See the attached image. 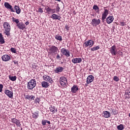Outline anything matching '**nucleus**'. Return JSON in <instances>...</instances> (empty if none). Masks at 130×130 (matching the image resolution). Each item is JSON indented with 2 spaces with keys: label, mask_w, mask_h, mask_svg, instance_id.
Instances as JSON below:
<instances>
[{
  "label": "nucleus",
  "mask_w": 130,
  "mask_h": 130,
  "mask_svg": "<svg viewBox=\"0 0 130 130\" xmlns=\"http://www.w3.org/2000/svg\"><path fill=\"white\" fill-rule=\"evenodd\" d=\"M3 26L5 31L4 33L5 35H7L9 37L11 35V33L10 32H11V26H10V24L8 22H4Z\"/></svg>",
  "instance_id": "f257e3e1"
},
{
  "label": "nucleus",
  "mask_w": 130,
  "mask_h": 130,
  "mask_svg": "<svg viewBox=\"0 0 130 130\" xmlns=\"http://www.w3.org/2000/svg\"><path fill=\"white\" fill-rule=\"evenodd\" d=\"M36 87V80L31 79L27 83V89L33 90Z\"/></svg>",
  "instance_id": "f03ea898"
},
{
  "label": "nucleus",
  "mask_w": 130,
  "mask_h": 130,
  "mask_svg": "<svg viewBox=\"0 0 130 130\" xmlns=\"http://www.w3.org/2000/svg\"><path fill=\"white\" fill-rule=\"evenodd\" d=\"M58 51V48L55 46H52L48 49L49 54H56Z\"/></svg>",
  "instance_id": "7ed1b4c3"
},
{
  "label": "nucleus",
  "mask_w": 130,
  "mask_h": 130,
  "mask_svg": "<svg viewBox=\"0 0 130 130\" xmlns=\"http://www.w3.org/2000/svg\"><path fill=\"white\" fill-rule=\"evenodd\" d=\"M59 82L61 86L62 87H67V83L68 81H67V78H66L64 77H60Z\"/></svg>",
  "instance_id": "20e7f679"
},
{
  "label": "nucleus",
  "mask_w": 130,
  "mask_h": 130,
  "mask_svg": "<svg viewBox=\"0 0 130 130\" xmlns=\"http://www.w3.org/2000/svg\"><path fill=\"white\" fill-rule=\"evenodd\" d=\"M93 45H94V42L91 40L84 42L83 44L84 47H88V46L91 47L93 46Z\"/></svg>",
  "instance_id": "39448f33"
},
{
  "label": "nucleus",
  "mask_w": 130,
  "mask_h": 130,
  "mask_svg": "<svg viewBox=\"0 0 130 130\" xmlns=\"http://www.w3.org/2000/svg\"><path fill=\"white\" fill-rule=\"evenodd\" d=\"M43 78L44 81H45L46 82H48L51 84H52V83H53V80H52V78L50 77L48 75H44L43 76Z\"/></svg>",
  "instance_id": "423d86ee"
},
{
  "label": "nucleus",
  "mask_w": 130,
  "mask_h": 130,
  "mask_svg": "<svg viewBox=\"0 0 130 130\" xmlns=\"http://www.w3.org/2000/svg\"><path fill=\"white\" fill-rule=\"evenodd\" d=\"M61 53L63 55H66L67 57L70 56V51L69 50H67L66 48H62L61 49Z\"/></svg>",
  "instance_id": "0eeeda50"
},
{
  "label": "nucleus",
  "mask_w": 130,
  "mask_h": 130,
  "mask_svg": "<svg viewBox=\"0 0 130 130\" xmlns=\"http://www.w3.org/2000/svg\"><path fill=\"white\" fill-rule=\"evenodd\" d=\"M101 22L100 19H93L92 20L91 24L93 27H96V26L99 25Z\"/></svg>",
  "instance_id": "6e6552de"
},
{
  "label": "nucleus",
  "mask_w": 130,
  "mask_h": 130,
  "mask_svg": "<svg viewBox=\"0 0 130 130\" xmlns=\"http://www.w3.org/2000/svg\"><path fill=\"white\" fill-rule=\"evenodd\" d=\"M110 51L112 55H116L117 54V50H116V47L115 46H112Z\"/></svg>",
  "instance_id": "1a4fd4ad"
},
{
  "label": "nucleus",
  "mask_w": 130,
  "mask_h": 130,
  "mask_svg": "<svg viewBox=\"0 0 130 130\" xmlns=\"http://www.w3.org/2000/svg\"><path fill=\"white\" fill-rule=\"evenodd\" d=\"M2 59L3 61H9L11 60V56L8 54H5L2 56Z\"/></svg>",
  "instance_id": "9d476101"
},
{
  "label": "nucleus",
  "mask_w": 130,
  "mask_h": 130,
  "mask_svg": "<svg viewBox=\"0 0 130 130\" xmlns=\"http://www.w3.org/2000/svg\"><path fill=\"white\" fill-rule=\"evenodd\" d=\"M93 81H94V76L93 75H89L87 77L86 80L87 84H91Z\"/></svg>",
  "instance_id": "9b49d317"
},
{
  "label": "nucleus",
  "mask_w": 130,
  "mask_h": 130,
  "mask_svg": "<svg viewBox=\"0 0 130 130\" xmlns=\"http://www.w3.org/2000/svg\"><path fill=\"white\" fill-rule=\"evenodd\" d=\"M5 93L9 98H13V96L14 95V93L12 92V91H10L8 89H6L5 90Z\"/></svg>",
  "instance_id": "f8f14e48"
},
{
  "label": "nucleus",
  "mask_w": 130,
  "mask_h": 130,
  "mask_svg": "<svg viewBox=\"0 0 130 130\" xmlns=\"http://www.w3.org/2000/svg\"><path fill=\"white\" fill-rule=\"evenodd\" d=\"M51 18L52 20H58V21H60V19H61V17H60V16L55 14H53L51 16Z\"/></svg>",
  "instance_id": "ddd939ff"
},
{
  "label": "nucleus",
  "mask_w": 130,
  "mask_h": 130,
  "mask_svg": "<svg viewBox=\"0 0 130 130\" xmlns=\"http://www.w3.org/2000/svg\"><path fill=\"white\" fill-rule=\"evenodd\" d=\"M11 121L13 123H15L17 126H21V122H20V120L16 119V118H12Z\"/></svg>",
  "instance_id": "4468645a"
},
{
  "label": "nucleus",
  "mask_w": 130,
  "mask_h": 130,
  "mask_svg": "<svg viewBox=\"0 0 130 130\" xmlns=\"http://www.w3.org/2000/svg\"><path fill=\"white\" fill-rule=\"evenodd\" d=\"M72 62L73 63H80V62H82V58H73L72 60Z\"/></svg>",
  "instance_id": "2eb2a0df"
},
{
  "label": "nucleus",
  "mask_w": 130,
  "mask_h": 130,
  "mask_svg": "<svg viewBox=\"0 0 130 130\" xmlns=\"http://www.w3.org/2000/svg\"><path fill=\"white\" fill-rule=\"evenodd\" d=\"M114 18H113V16H109L106 19V22L107 24H111L113 22Z\"/></svg>",
  "instance_id": "dca6fc26"
},
{
  "label": "nucleus",
  "mask_w": 130,
  "mask_h": 130,
  "mask_svg": "<svg viewBox=\"0 0 130 130\" xmlns=\"http://www.w3.org/2000/svg\"><path fill=\"white\" fill-rule=\"evenodd\" d=\"M17 26L18 28L20 30H24L26 27V25H25V24L23 23V22L17 24Z\"/></svg>",
  "instance_id": "f3484780"
},
{
  "label": "nucleus",
  "mask_w": 130,
  "mask_h": 130,
  "mask_svg": "<svg viewBox=\"0 0 130 130\" xmlns=\"http://www.w3.org/2000/svg\"><path fill=\"white\" fill-rule=\"evenodd\" d=\"M63 71V68L61 67H58L56 68L55 70H54L55 73L56 74H58V73H61Z\"/></svg>",
  "instance_id": "a211bd4d"
},
{
  "label": "nucleus",
  "mask_w": 130,
  "mask_h": 130,
  "mask_svg": "<svg viewBox=\"0 0 130 130\" xmlns=\"http://www.w3.org/2000/svg\"><path fill=\"white\" fill-rule=\"evenodd\" d=\"M78 90H79V87H78V86L75 85L72 87L71 92L74 93H77Z\"/></svg>",
  "instance_id": "6ab92c4d"
},
{
  "label": "nucleus",
  "mask_w": 130,
  "mask_h": 130,
  "mask_svg": "<svg viewBox=\"0 0 130 130\" xmlns=\"http://www.w3.org/2000/svg\"><path fill=\"white\" fill-rule=\"evenodd\" d=\"M103 115L104 117L105 118H108V117H110V113L107 111L103 112Z\"/></svg>",
  "instance_id": "aec40b11"
},
{
  "label": "nucleus",
  "mask_w": 130,
  "mask_h": 130,
  "mask_svg": "<svg viewBox=\"0 0 130 130\" xmlns=\"http://www.w3.org/2000/svg\"><path fill=\"white\" fill-rule=\"evenodd\" d=\"M45 11H46V13L48 15H50V14H52V10L51 8H50L49 7L47 6L45 8Z\"/></svg>",
  "instance_id": "412c9836"
},
{
  "label": "nucleus",
  "mask_w": 130,
  "mask_h": 130,
  "mask_svg": "<svg viewBox=\"0 0 130 130\" xmlns=\"http://www.w3.org/2000/svg\"><path fill=\"white\" fill-rule=\"evenodd\" d=\"M41 85L43 88H48V87H49V83L46 81H42Z\"/></svg>",
  "instance_id": "4be33fe9"
},
{
  "label": "nucleus",
  "mask_w": 130,
  "mask_h": 130,
  "mask_svg": "<svg viewBox=\"0 0 130 130\" xmlns=\"http://www.w3.org/2000/svg\"><path fill=\"white\" fill-rule=\"evenodd\" d=\"M14 10H16V13L18 14H20L21 13V9H20V7L19 6L15 5L14 6Z\"/></svg>",
  "instance_id": "5701e85b"
},
{
  "label": "nucleus",
  "mask_w": 130,
  "mask_h": 130,
  "mask_svg": "<svg viewBox=\"0 0 130 130\" xmlns=\"http://www.w3.org/2000/svg\"><path fill=\"white\" fill-rule=\"evenodd\" d=\"M108 10L107 9H105L104 13L102 14V17L104 18H106L108 16Z\"/></svg>",
  "instance_id": "b1692460"
},
{
  "label": "nucleus",
  "mask_w": 130,
  "mask_h": 130,
  "mask_svg": "<svg viewBox=\"0 0 130 130\" xmlns=\"http://www.w3.org/2000/svg\"><path fill=\"white\" fill-rule=\"evenodd\" d=\"M5 39L2 33H0V43L1 44H4L5 43Z\"/></svg>",
  "instance_id": "393cba45"
},
{
  "label": "nucleus",
  "mask_w": 130,
  "mask_h": 130,
  "mask_svg": "<svg viewBox=\"0 0 130 130\" xmlns=\"http://www.w3.org/2000/svg\"><path fill=\"white\" fill-rule=\"evenodd\" d=\"M9 79L11 80V81H12V82H14V81H16L17 80V77L16 76H11L10 75L9 76Z\"/></svg>",
  "instance_id": "a878e982"
},
{
  "label": "nucleus",
  "mask_w": 130,
  "mask_h": 130,
  "mask_svg": "<svg viewBox=\"0 0 130 130\" xmlns=\"http://www.w3.org/2000/svg\"><path fill=\"white\" fill-rule=\"evenodd\" d=\"M117 128L118 130H123L124 128V126H123V124H120L117 126Z\"/></svg>",
  "instance_id": "bb28decb"
},
{
  "label": "nucleus",
  "mask_w": 130,
  "mask_h": 130,
  "mask_svg": "<svg viewBox=\"0 0 130 130\" xmlns=\"http://www.w3.org/2000/svg\"><path fill=\"white\" fill-rule=\"evenodd\" d=\"M10 6H11V5H10V4L9 3L5 2L4 3V7H5V8L7 9L8 10H9V9Z\"/></svg>",
  "instance_id": "cd10ccee"
},
{
  "label": "nucleus",
  "mask_w": 130,
  "mask_h": 130,
  "mask_svg": "<svg viewBox=\"0 0 130 130\" xmlns=\"http://www.w3.org/2000/svg\"><path fill=\"white\" fill-rule=\"evenodd\" d=\"M55 39L57 40H59V41H62V38L60 36L56 35L55 37Z\"/></svg>",
  "instance_id": "c85d7f7f"
},
{
  "label": "nucleus",
  "mask_w": 130,
  "mask_h": 130,
  "mask_svg": "<svg viewBox=\"0 0 130 130\" xmlns=\"http://www.w3.org/2000/svg\"><path fill=\"white\" fill-rule=\"evenodd\" d=\"M100 49V47L99 46H97L96 47H93V48H91V51H95V50H98V49Z\"/></svg>",
  "instance_id": "c756f323"
},
{
  "label": "nucleus",
  "mask_w": 130,
  "mask_h": 130,
  "mask_svg": "<svg viewBox=\"0 0 130 130\" xmlns=\"http://www.w3.org/2000/svg\"><path fill=\"white\" fill-rule=\"evenodd\" d=\"M39 116L38 115V113L35 112L34 113H32V117L33 118H37Z\"/></svg>",
  "instance_id": "7c9ffc66"
},
{
  "label": "nucleus",
  "mask_w": 130,
  "mask_h": 130,
  "mask_svg": "<svg viewBox=\"0 0 130 130\" xmlns=\"http://www.w3.org/2000/svg\"><path fill=\"white\" fill-rule=\"evenodd\" d=\"M93 9L95 11L98 10V13H99V7L97 5H94L93 7Z\"/></svg>",
  "instance_id": "2f4dec72"
},
{
  "label": "nucleus",
  "mask_w": 130,
  "mask_h": 130,
  "mask_svg": "<svg viewBox=\"0 0 130 130\" xmlns=\"http://www.w3.org/2000/svg\"><path fill=\"white\" fill-rule=\"evenodd\" d=\"M113 80L115 81V82H118V81H119V78L118 77L115 76H114Z\"/></svg>",
  "instance_id": "473e14b6"
},
{
  "label": "nucleus",
  "mask_w": 130,
  "mask_h": 130,
  "mask_svg": "<svg viewBox=\"0 0 130 130\" xmlns=\"http://www.w3.org/2000/svg\"><path fill=\"white\" fill-rule=\"evenodd\" d=\"M8 10H10L11 12H15V10L12 5H10L9 8H8Z\"/></svg>",
  "instance_id": "72a5a7b5"
},
{
  "label": "nucleus",
  "mask_w": 130,
  "mask_h": 130,
  "mask_svg": "<svg viewBox=\"0 0 130 130\" xmlns=\"http://www.w3.org/2000/svg\"><path fill=\"white\" fill-rule=\"evenodd\" d=\"M35 102L37 104L38 103V104H39V102H40V98H37L35 101Z\"/></svg>",
  "instance_id": "f704fd0d"
},
{
  "label": "nucleus",
  "mask_w": 130,
  "mask_h": 130,
  "mask_svg": "<svg viewBox=\"0 0 130 130\" xmlns=\"http://www.w3.org/2000/svg\"><path fill=\"white\" fill-rule=\"evenodd\" d=\"M49 109H50V111L51 112H54V111L55 110V109L53 107H50L49 108Z\"/></svg>",
  "instance_id": "c9c22d12"
},
{
  "label": "nucleus",
  "mask_w": 130,
  "mask_h": 130,
  "mask_svg": "<svg viewBox=\"0 0 130 130\" xmlns=\"http://www.w3.org/2000/svg\"><path fill=\"white\" fill-rule=\"evenodd\" d=\"M38 12L42 14V13H43V10H42V8H39L38 10Z\"/></svg>",
  "instance_id": "e433bc0d"
},
{
  "label": "nucleus",
  "mask_w": 130,
  "mask_h": 130,
  "mask_svg": "<svg viewBox=\"0 0 130 130\" xmlns=\"http://www.w3.org/2000/svg\"><path fill=\"white\" fill-rule=\"evenodd\" d=\"M10 50L11 51L13 52V53H16V49H15V48H11Z\"/></svg>",
  "instance_id": "4c0bfd02"
},
{
  "label": "nucleus",
  "mask_w": 130,
  "mask_h": 130,
  "mask_svg": "<svg viewBox=\"0 0 130 130\" xmlns=\"http://www.w3.org/2000/svg\"><path fill=\"white\" fill-rule=\"evenodd\" d=\"M113 114H114V115H115V114H117V111L114 109H112V110Z\"/></svg>",
  "instance_id": "58836bf2"
},
{
  "label": "nucleus",
  "mask_w": 130,
  "mask_h": 130,
  "mask_svg": "<svg viewBox=\"0 0 130 130\" xmlns=\"http://www.w3.org/2000/svg\"><path fill=\"white\" fill-rule=\"evenodd\" d=\"M56 59H61V56H60V55H59V54H57L56 56Z\"/></svg>",
  "instance_id": "ea45409f"
},
{
  "label": "nucleus",
  "mask_w": 130,
  "mask_h": 130,
  "mask_svg": "<svg viewBox=\"0 0 130 130\" xmlns=\"http://www.w3.org/2000/svg\"><path fill=\"white\" fill-rule=\"evenodd\" d=\"M42 124L43 125H46V120H42Z\"/></svg>",
  "instance_id": "a19ab883"
},
{
  "label": "nucleus",
  "mask_w": 130,
  "mask_h": 130,
  "mask_svg": "<svg viewBox=\"0 0 130 130\" xmlns=\"http://www.w3.org/2000/svg\"><path fill=\"white\" fill-rule=\"evenodd\" d=\"M3 88H4V85L3 84H0V92H3Z\"/></svg>",
  "instance_id": "79ce46f5"
},
{
  "label": "nucleus",
  "mask_w": 130,
  "mask_h": 130,
  "mask_svg": "<svg viewBox=\"0 0 130 130\" xmlns=\"http://www.w3.org/2000/svg\"><path fill=\"white\" fill-rule=\"evenodd\" d=\"M31 98V95H25V99H27L28 100H29Z\"/></svg>",
  "instance_id": "37998d69"
},
{
  "label": "nucleus",
  "mask_w": 130,
  "mask_h": 130,
  "mask_svg": "<svg viewBox=\"0 0 130 130\" xmlns=\"http://www.w3.org/2000/svg\"><path fill=\"white\" fill-rule=\"evenodd\" d=\"M59 10H60V8H59L58 5V6L56 7V11L57 13H58L59 12Z\"/></svg>",
  "instance_id": "c03bdc74"
},
{
  "label": "nucleus",
  "mask_w": 130,
  "mask_h": 130,
  "mask_svg": "<svg viewBox=\"0 0 130 130\" xmlns=\"http://www.w3.org/2000/svg\"><path fill=\"white\" fill-rule=\"evenodd\" d=\"M14 22H15L16 24H19V19H16L13 20Z\"/></svg>",
  "instance_id": "a18cd8bd"
},
{
  "label": "nucleus",
  "mask_w": 130,
  "mask_h": 130,
  "mask_svg": "<svg viewBox=\"0 0 130 130\" xmlns=\"http://www.w3.org/2000/svg\"><path fill=\"white\" fill-rule=\"evenodd\" d=\"M34 99H35V96L30 95V100H34Z\"/></svg>",
  "instance_id": "49530a36"
},
{
  "label": "nucleus",
  "mask_w": 130,
  "mask_h": 130,
  "mask_svg": "<svg viewBox=\"0 0 130 130\" xmlns=\"http://www.w3.org/2000/svg\"><path fill=\"white\" fill-rule=\"evenodd\" d=\"M56 10V9H52V14H54V13H55Z\"/></svg>",
  "instance_id": "de8ad7c7"
},
{
  "label": "nucleus",
  "mask_w": 130,
  "mask_h": 130,
  "mask_svg": "<svg viewBox=\"0 0 130 130\" xmlns=\"http://www.w3.org/2000/svg\"><path fill=\"white\" fill-rule=\"evenodd\" d=\"M106 19V17H102V20L103 22H105V19Z\"/></svg>",
  "instance_id": "09e8293b"
},
{
  "label": "nucleus",
  "mask_w": 130,
  "mask_h": 130,
  "mask_svg": "<svg viewBox=\"0 0 130 130\" xmlns=\"http://www.w3.org/2000/svg\"><path fill=\"white\" fill-rule=\"evenodd\" d=\"M66 29H67V30H69L70 29V27H69V25H66L65 26Z\"/></svg>",
  "instance_id": "8fccbe9b"
},
{
  "label": "nucleus",
  "mask_w": 130,
  "mask_h": 130,
  "mask_svg": "<svg viewBox=\"0 0 130 130\" xmlns=\"http://www.w3.org/2000/svg\"><path fill=\"white\" fill-rule=\"evenodd\" d=\"M120 25H121V26H124L125 25L124 22H120Z\"/></svg>",
  "instance_id": "3c124183"
},
{
  "label": "nucleus",
  "mask_w": 130,
  "mask_h": 130,
  "mask_svg": "<svg viewBox=\"0 0 130 130\" xmlns=\"http://www.w3.org/2000/svg\"><path fill=\"white\" fill-rule=\"evenodd\" d=\"M46 123H48L49 124H50V121H49L47 120H46Z\"/></svg>",
  "instance_id": "603ef678"
},
{
  "label": "nucleus",
  "mask_w": 130,
  "mask_h": 130,
  "mask_svg": "<svg viewBox=\"0 0 130 130\" xmlns=\"http://www.w3.org/2000/svg\"><path fill=\"white\" fill-rule=\"evenodd\" d=\"M125 94H126V95H128V96H129V95H130V92H127V91H126V92H125Z\"/></svg>",
  "instance_id": "864d4df0"
},
{
  "label": "nucleus",
  "mask_w": 130,
  "mask_h": 130,
  "mask_svg": "<svg viewBox=\"0 0 130 130\" xmlns=\"http://www.w3.org/2000/svg\"><path fill=\"white\" fill-rule=\"evenodd\" d=\"M25 25L27 26V25H29V22L27 21L25 22Z\"/></svg>",
  "instance_id": "5fc2aeb1"
},
{
  "label": "nucleus",
  "mask_w": 130,
  "mask_h": 130,
  "mask_svg": "<svg viewBox=\"0 0 130 130\" xmlns=\"http://www.w3.org/2000/svg\"><path fill=\"white\" fill-rule=\"evenodd\" d=\"M55 1H57V2H60L61 0H55Z\"/></svg>",
  "instance_id": "6e6d98bb"
},
{
  "label": "nucleus",
  "mask_w": 130,
  "mask_h": 130,
  "mask_svg": "<svg viewBox=\"0 0 130 130\" xmlns=\"http://www.w3.org/2000/svg\"><path fill=\"white\" fill-rule=\"evenodd\" d=\"M128 116L129 117H130V113H129Z\"/></svg>",
  "instance_id": "4d7b16f0"
},
{
  "label": "nucleus",
  "mask_w": 130,
  "mask_h": 130,
  "mask_svg": "<svg viewBox=\"0 0 130 130\" xmlns=\"http://www.w3.org/2000/svg\"><path fill=\"white\" fill-rule=\"evenodd\" d=\"M56 111H57V109H56Z\"/></svg>",
  "instance_id": "13d9d810"
},
{
  "label": "nucleus",
  "mask_w": 130,
  "mask_h": 130,
  "mask_svg": "<svg viewBox=\"0 0 130 130\" xmlns=\"http://www.w3.org/2000/svg\"><path fill=\"white\" fill-rule=\"evenodd\" d=\"M1 1H2V0H0V2H1Z\"/></svg>",
  "instance_id": "bf43d9fd"
}]
</instances>
